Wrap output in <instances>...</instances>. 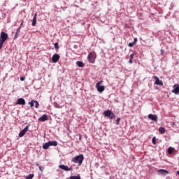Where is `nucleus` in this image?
Returning a JSON list of instances; mask_svg holds the SVG:
<instances>
[{
    "instance_id": "obj_39",
    "label": "nucleus",
    "mask_w": 179,
    "mask_h": 179,
    "mask_svg": "<svg viewBox=\"0 0 179 179\" xmlns=\"http://www.w3.org/2000/svg\"><path fill=\"white\" fill-rule=\"evenodd\" d=\"M0 83H1V81H0Z\"/></svg>"
},
{
    "instance_id": "obj_7",
    "label": "nucleus",
    "mask_w": 179,
    "mask_h": 179,
    "mask_svg": "<svg viewBox=\"0 0 179 179\" xmlns=\"http://www.w3.org/2000/svg\"><path fill=\"white\" fill-rule=\"evenodd\" d=\"M59 58H60L59 55L55 54L52 57V62H54L55 64V63L58 62V61H59Z\"/></svg>"
},
{
    "instance_id": "obj_27",
    "label": "nucleus",
    "mask_w": 179,
    "mask_h": 179,
    "mask_svg": "<svg viewBox=\"0 0 179 179\" xmlns=\"http://www.w3.org/2000/svg\"><path fill=\"white\" fill-rule=\"evenodd\" d=\"M120 121H121V117H118L117 120H116V124L118 125V124H120Z\"/></svg>"
},
{
    "instance_id": "obj_30",
    "label": "nucleus",
    "mask_w": 179,
    "mask_h": 179,
    "mask_svg": "<svg viewBox=\"0 0 179 179\" xmlns=\"http://www.w3.org/2000/svg\"><path fill=\"white\" fill-rule=\"evenodd\" d=\"M36 166H37L38 167H39V170H40L41 171H43V169L41 168V166H40V164H36Z\"/></svg>"
},
{
    "instance_id": "obj_20",
    "label": "nucleus",
    "mask_w": 179,
    "mask_h": 179,
    "mask_svg": "<svg viewBox=\"0 0 179 179\" xmlns=\"http://www.w3.org/2000/svg\"><path fill=\"white\" fill-rule=\"evenodd\" d=\"M173 152H174V148H171V147H169V149H168V153L169 155H172L173 154Z\"/></svg>"
},
{
    "instance_id": "obj_1",
    "label": "nucleus",
    "mask_w": 179,
    "mask_h": 179,
    "mask_svg": "<svg viewBox=\"0 0 179 179\" xmlns=\"http://www.w3.org/2000/svg\"><path fill=\"white\" fill-rule=\"evenodd\" d=\"M8 38V34L4 31H1L0 34V50H2L3 47V43Z\"/></svg>"
},
{
    "instance_id": "obj_15",
    "label": "nucleus",
    "mask_w": 179,
    "mask_h": 179,
    "mask_svg": "<svg viewBox=\"0 0 179 179\" xmlns=\"http://www.w3.org/2000/svg\"><path fill=\"white\" fill-rule=\"evenodd\" d=\"M157 172L162 176H166V174H169V171L164 169H159L157 171Z\"/></svg>"
},
{
    "instance_id": "obj_18",
    "label": "nucleus",
    "mask_w": 179,
    "mask_h": 179,
    "mask_svg": "<svg viewBox=\"0 0 179 179\" xmlns=\"http://www.w3.org/2000/svg\"><path fill=\"white\" fill-rule=\"evenodd\" d=\"M159 132L160 134H164V132H166V129L164 127H159Z\"/></svg>"
},
{
    "instance_id": "obj_12",
    "label": "nucleus",
    "mask_w": 179,
    "mask_h": 179,
    "mask_svg": "<svg viewBox=\"0 0 179 179\" xmlns=\"http://www.w3.org/2000/svg\"><path fill=\"white\" fill-rule=\"evenodd\" d=\"M59 167L62 169V170H64V171H71V170H72V166L69 168L68 166L59 165Z\"/></svg>"
},
{
    "instance_id": "obj_24",
    "label": "nucleus",
    "mask_w": 179,
    "mask_h": 179,
    "mask_svg": "<svg viewBox=\"0 0 179 179\" xmlns=\"http://www.w3.org/2000/svg\"><path fill=\"white\" fill-rule=\"evenodd\" d=\"M35 103V107L36 108H38V106H40V104L38 103V101H34Z\"/></svg>"
},
{
    "instance_id": "obj_29",
    "label": "nucleus",
    "mask_w": 179,
    "mask_h": 179,
    "mask_svg": "<svg viewBox=\"0 0 179 179\" xmlns=\"http://www.w3.org/2000/svg\"><path fill=\"white\" fill-rule=\"evenodd\" d=\"M134 57H135V54L132 53L130 55V59H134Z\"/></svg>"
},
{
    "instance_id": "obj_19",
    "label": "nucleus",
    "mask_w": 179,
    "mask_h": 179,
    "mask_svg": "<svg viewBox=\"0 0 179 179\" xmlns=\"http://www.w3.org/2000/svg\"><path fill=\"white\" fill-rule=\"evenodd\" d=\"M49 147H50V144L48 142V143H45V144H43V149L47 150V149H48Z\"/></svg>"
},
{
    "instance_id": "obj_13",
    "label": "nucleus",
    "mask_w": 179,
    "mask_h": 179,
    "mask_svg": "<svg viewBox=\"0 0 179 179\" xmlns=\"http://www.w3.org/2000/svg\"><path fill=\"white\" fill-rule=\"evenodd\" d=\"M38 121H41V122H44V121H48V115H47V114L43 115L42 117L38 118Z\"/></svg>"
},
{
    "instance_id": "obj_5",
    "label": "nucleus",
    "mask_w": 179,
    "mask_h": 179,
    "mask_svg": "<svg viewBox=\"0 0 179 179\" xmlns=\"http://www.w3.org/2000/svg\"><path fill=\"white\" fill-rule=\"evenodd\" d=\"M87 58L89 62H90L91 64H94V62L96 61V55L91 52L88 55Z\"/></svg>"
},
{
    "instance_id": "obj_3",
    "label": "nucleus",
    "mask_w": 179,
    "mask_h": 179,
    "mask_svg": "<svg viewBox=\"0 0 179 179\" xmlns=\"http://www.w3.org/2000/svg\"><path fill=\"white\" fill-rule=\"evenodd\" d=\"M103 115L108 117L109 120H114L115 118V115H114V113L110 110H105Z\"/></svg>"
},
{
    "instance_id": "obj_25",
    "label": "nucleus",
    "mask_w": 179,
    "mask_h": 179,
    "mask_svg": "<svg viewBox=\"0 0 179 179\" xmlns=\"http://www.w3.org/2000/svg\"><path fill=\"white\" fill-rule=\"evenodd\" d=\"M29 104L30 107H34V101L32 100L31 102H29Z\"/></svg>"
},
{
    "instance_id": "obj_33",
    "label": "nucleus",
    "mask_w": 179,
    "mask_h": 179,
    "mask_svg": "<svg viewBox=\"0 0 179 179\" xmlns=\"http://www.w3.org/2000/svg\"><path fill=\"white\" fill-rule=\"evenodd\" d=\"M138 41V39L136 38H134V41L133 43H134V44H136V42Z\"/></svg>"
},
{
    "instance_id": "obj_2",
    "label": "nucleus",
    "mask_w": 179,
    "mask_h": 179,
    "mask_svg": "<svg viewBox=\"0 0 179 179\" xmlns=\"http://www.w3.org/2000/svg\"><path fill=\"white\" fill-rule=\"evenodd\" d=\"M83 160H85V157H83V155H79L73 158L71 162L73 163H78L79 166H82Z\"/></svg>"
},
{
    "instance_id": "obj_9",
    "label": "nucleus",
    "mask_w": 179,
    "mask_h": 179,
    "mask_svg": "<svg viewBox=\"0 0 179 179\" xmlns=\"http://www.w3.org/2000/svg\"><path fill=\"white\" fill-rule=\"evenodd\" d=\"M172 93H174L175 94H178L179 93V85L175 84L173 85V90H172Z\"/></svg>"
},
{
    "instance_id": "obj_35",
    "label": "nucleus",
    "mask_w": 179,
    "mask_h": 179,
    "mask_svg": "<svg viewBox=\"0 0 179 179\" xmlns=\"http://www.w3.org/2000/svg\"><path fill=\"white\" fill-rule=\"evenodd\" d=\"M133 61H132V59H130L129 61V64H133Z\"/></svg>"
},
{
    "instance_id": "obj_37",
    "label": "nucleus",
    "mask_w": 179,
    "mask_h": 179,
    "mask_svg": "<svg viewBox=\"0 0 179 179\" xmlns=\"http://www.w3.org/2000/svg\"><path fill=\"white\" fill-rule=\"evenodd\" d=\"M22 25H23V22H22V23L20 24V27H22Z\"/></svg>"
},
{
    "instance_id": "obj_23",
    "label": "nucleus",
    "mask_w": 179,
    "mask_h": 179,
    "mask_svg": "<svg viewBox=\"0 0 179 179\" xmlns=\"http://www.w3.org/2000/svg\"><path fill=\"white\" fill-rule=\"evenodd\" d=\"M70 179H80V176H70Z\"/></svg>"
},
{
    "instance_id": "obj_26",
    "label": "nucleus",
    "mask_w": 179,
    "mask_h": 179,
    "mask_svg": "<svg viewBox=\"0 0 179 179\" xmlns=\"http://www.w3.org/2000/svg\"><path fill=\"white\" fill-rule=\"evenodd\" d=\"M152 142L153 145H156V137L152 138Z\"/></svg>"
},
{
    "instance_id": "obj_22",
    "label": "nucleus",
    "mask_w": 179,
    "mask_h": 179,
    "mask_svg": "<svg viewBox=\"0 0 179 179\" xmlns=\"http://www.w3.org/2000/svg\"><path fill=\"white\" fill-rule=\"evenodd\" d=\"M55 48L56 50V51H58V50H59V46H58V42H56L55 44Z\"/></svg>"
},
{
    "instance_id": "obj_17",
    "label": "nucleus",
    "mask_w": 179,
    "mask_h": 179,
    "mask_svg": "<svg viewBox=\"0 0 179 179\" xmlns=\"http://www.w3.org/2000/svg\"><path fill=\"white\" fill-rule=\"evenodd\" d=\"M76 65H78L79 68H83V66H85V64L82 62L79 61L76 62Z\"/></svg>"
},
{
    "instance_id": "obj_11",
    "label": "nucleus",
    "mask_w": 179,
    "mask_h": 179,
    "mask_svg": "<svg viewBox=\"0 0 179 179\" xmlns=\"http://www.w3.org/2000/svg\"><path fill=\"white\" fill-rule=\"evenodd\" d=\"M154 79L155 80V85H158V86H163V81L159 79V77L155 76Z\"/></svg>"
},
{
    "instance_id": "obj_38",
    "label": "nucleus",
    "mask_w": 179,
    "mask_h": 179,
    "mask_svg": "<svg viewBox=\"0 0 179 179\" xmlns=\"http://www.w3.org/2000/svg\"><path fill=\"white\" fill-rule=\"evenodd\" d=\"M177 174H178V176H179V171H177Z\"/></svg>"
},
{
    "instance_id": "obj_36",
    "label": "nucleus",
    "mask_w": 179,
    "mask_h": 179,
    "mask_svg": "<svg viewBox=\"0 0 179 179\" xmlns=\"http://www.w3.org/2000/svg\"><path fill=\"white\" fill-rule=\"evenodd\" d=\"M79 136H80L79 140L80 141V139H82V135L80 134Z\"/></svg>"
},
{
    "instance_id": "obj_32",
    "label": "nucleus",
    "mask_w": 179,
    "mask_h": 179,
    "mask_svg": "<svg viewBox=\"0 0 179 179\" xmlns=\"http://www.w3.org/2000/svg\"><path fill=\"white\" fill-rule=\"evenodd\" d=\"M19 34H17V32L15 33V37H14V40H16V38H17V36Z\"/></svg>"
},
{
    "instance_id": "obj_21",
    "label": "nucleus",
    "mask_w": 179,
    "mask_h": 179,
    "mask_svg": "<svg viewBox=\"0 0 179 179\" xmlns=\"http://www.w3.org/2000/svg\"><path fill=\"white\" fill-rule=\"evenodd\" d=\"M34 177V174H29V176H26L25 179H33Z\"/></svg>"
},
{
    "instance_id": "obj_31",
    "label": "nucleus",
    "mask_w": 179,
    "mask_h": 179,
    "mask_svg": "<svg viewBox=\"0 0 179 179\" xmlns=\"http://www.w3.org/2000/svg\"><path fill=\"white\" fill-rule=\"evenodd\" d=\"M20 29H22V27H20L17 29L16 33L19 34V33H20Z\"/></svg>"
},
{
    "instance_id": "obj_28",
    "label": "nucleus",
    "mask_w": 179,
    "mask_h": 179,
    "mask_svg": "<svg viewBox=\"0 0 179 179\" xmlns=\"http://www.w3.org/2000/svg\"><path fill=\"white\" fill-rule=\"evenodd\" d=\"M134 45H135V43H134V42L129 43L128 44L129 47H130V48L133 47Z\"/></svg>"
},
{
    "instance_id": "obj_4",
    "label": "nucleus",
    "mask_w": 179,
    "mask_h": 179,
    "mask_svg": "<svg viewBox=\"0 0 179 179\" xmlns=\"http://www.w3.org/2000/svg\"><path fill=\"white\" fill-rule=\"evenodd\" d=\"M101 83H103V81H99L96 85V89L97 90V91L99 93H102V92H104V90H105L104 86L100 85H101Z\"/></svg>"
},
{
    "instance_id": "obj_6",
    "label": "nucleus",
    "mask_w": 179,
    "mask_h": 179,
    "mask_svg": "<svg viewBox=\"0 0 179 179\" xmlns=\"http://www.w3.org/2000/svg\"><path fill=\"white\" fill-rule=\"evenodd\" d=\"M27 131H29V126L25 127L24 129H23L19 133V136H20V138H23V136H24V134H26V132H27Z\"/></svg>"
},
{
    "instance_id": "obj_14",
    "label": "nucleus",
    "mask_w": 179,
    "mask_h": 179,
    "mask_svg": "<svg viewBox=\"0 0 179 179\" xmlns=\"http://www.w3.org/2000/svg\"><path fill=\"white\" fill-rule=\"evenodd\" d=\"M32 26H36L37 24V13H35L33 20H32Z\"/></svg>"
},
{
    "instance_id": "obj_8",
    "label": "nucleus",
    "mask_w": 179,
    "mask_h": 179,
    "mask_svg": "<svg viewBox=\"0 0 179 179\" xmlns=\"http://www.w3.org/2000/svg\"><path fill=\"white\" fill-rule=\"evenodd\" d=\"M16 104L20 106H24V104H26V101L23 98H19L17 100Z\"/></svg>"
},
{
    "instance_id": "obj_34",
    "label": "nucleus",
    "mask_w": 179,
    "mask_h": 179,
    "mask_svg": "<svg viewBox=\"0 0 179 179\" xmlns=\"http://www.w3.org/2000/svg\"><path fill=\"white\" fill-rule=\"evenodd\" d=\"M24 79H25V78H24V77H21V78H20V80H21V82H23V80H24Z\"/></svg>"
},
{
    "instance_id": "obj_10",
    "label": "nucleus",
    "mask_w": 179,
    "mask_h": 179,
    "mask_svg": "<svg viewBox=\"0 0 179 179\" xmlns=\"http://www.w3.org/2000/svg\"><path fill=\"white\" fill-rule=\"evenodd\" d=\"M149 120H151V121H155V122H157V115H153V114H149L148 115Z\"/></svg>"
},
{
    "instance_id": "obj_16",
    "label": "nucleus",
    "mask_w": 179,
    "mask_h": 179,
    "mask_svg": "<svg viewBox=\"0 0 179 179\" xmlns=\"http://www.w3.org/2000/svg\"><path fill=\"white\" fill-rule=\"evenodd\" d=\"M49 146H57L58 145V143L57 141H48Z\"/></svg>"
}]
</instances>
